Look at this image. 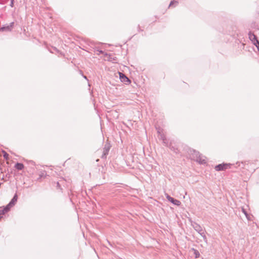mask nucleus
Here are the masks:
<instances>
[{
    "label": "nucleus",
    "mask_w": 259,
    "mask_h": 259,
    "mask_svg": "<svg viewBox=\"0 0 259 259\" xmlns=\"http://www.w3.org/2000/svg\"><path fill=\"white\" fill-rule=\"evenodd\" d=\"M190 156L192 159H193L194 160H195L201 164L206 163L205 157L201 155L199 152L194 150H190Z\"/></svg>",
    "instance_id": "1"
},
{
    "label": "nucleus",
    "mask_w": 259,
    "mask_h": 259,
    "mask_svg": "<svg viewBox=\"0 0 259 259\" xmlns=\"http://www.w3.org/2000/svg\"><path fill=\"white\" fill-rule=\"evenodd\" d=\"M192 225L194 230L197 231L204 239H206V236L204 234V231L202 228L199 224L196 223H193Z\"/></svg>",
    "instance_id": "2"
},
{
    "label": "nucleus",
    "mask_w": 259,
    "mask_h": 259,
    "mask_svg": "<svg viewBox=\"0 0 259 259\" xmlns=\"http://www.w3.org/2000/svg\"><path fill=\"white\" fill-rule=\"evenodd\" d=\"M230 163H222L220 164L215 166V169L217 171L225 170L228 168H230Z\"/></svg>",
    "instance_id": "3"
},
{
    "label": "nucleus",
    "mask_w": 259,
    "mask_h": 259,
    "mask_svg": "<svg viewBox=\"0 0 259 259\" xmlns=\"http://www.w3.org/2000/svg\"><path fill=\"white\" fill-rule=\"evenodd\" d=\"M110 145L109 144H105L103 148V154L101 157L102 159L106 158L107 155L108 154L109 150L110 149Z\"/></svg>",
    "instance_id": "4"
},
{
    "label": "nucleus",
    "mask_w": 259,
    "mask_h": 259,
    "mask_svg": "<svg viewBox=\"0 0 259 259\" xmlns=\"http://www.w3.org/2000/svg\"><path fill=\"white\" fill-rule=\"evenodd\" d=\"M165 196H166V199L169 201H170V202L173 203L174 204H175L176 205H177V206H179V205H181V202L179 200L171 197L170 196H169L167 194H165Z\"/></svg>",
    "instance_id": "5"
},
{
    "label": "nucleus",
    "mask_w": 259,
    "mask_h": 259,
    "mask_svg": "<svg viewBox=\"0 0 259 259\" xmlns=\"http://www.w3.org/2000/svg\"><path fill=\"white\" fill-rule=\"evenodd\" d=\"M14 25V22H11L9 25L7 26H4L0 28V31H10Z\"/></svg>",
    "instance_id": "6"
},
{
    "label": "nucleus",
    "mask_w": 259,
    "mask_h": 259,
    "mask_svg": "<svg viewBox=\"0 0 259 259\" xmlns=\"http://www.w3.org/2000/svg\"><path fill=\"white\" fill-rule=\"evenodd\" d=\"M120 79L121 81L128 84L131 82L130 80L124 74L119 72Z\"/></svg>",
    "instance_id": "7"
},
{
    "label": "nucleus",
    "mask_w": 259,
    "mask_h": 259,
    "mask_svg": "<svg viewBox=\"0 0 259 259\" xmlns=\"http://www.w3.org/2000/svg\"><path fill=\"white\" fill-rule=\"evenodd\" d=\"M157 132L159 134V139L162 141L163 144L167 145V140L165 136L163 134L161 133V131L160 129L158 130Z\"/></svg>",
    "instance_id": "8"
},
{
    "label": "nucleus",
    "mask_w": 259,
    "mask_h": 259,
    "mask_svg": "<svg viewBox=\"0 0 259 259\" xmlns=\"http://www.w3.org/2000/svg\"><path fill=\"white\" fill-rule=\"evenodd\" d=\"M11 208V207L8 204L3 209L0 210V219L3 217V215L5 214L10 210Z\"/></svg>",
    "instance_id": "9"
},
{
    "label": "nucleus",
    "mask_w": 259,
    "mask_h": 259,
    "mask_svg": "<svg viewBox=\"0 0 259 259\" xmlns=\"http://www.w3.org/2000/svg\"><path fill=\"white\" fill-rule=\"evenodd\" d=\"M17 199L18 196L17 194H15L13 196V198L11 199V201L9 203L8 205L11 207H13V206L15 205V203L17 201Z\"/></svg>",
    "instance_id": "10"
},
{
    "label": "nucleus",
    "mask_w": 259,
    "mask_h": 259,
    "mask_svg": "<svg viewBox=\"0 0 259 259\" xmlns=\"http://www.w3.org/2000/svg\"><path fill=\"white\" fill-rule=\"evenodd\" d=\"M248 37L249 39L252 42L253 44L254 43L255 44L256 40H258L256 36L251 32H249Z\"/></svg>",
    "instance_id": "11"
},
{
    "label": "nucleus",
    "mask_w": 259,
    "mask_h": 259,
    "mask_svg": "<svg viewBox=\"0 0 259 259\" xmlns=\"http://www.w3.org/2000/svg\"><path fill=\"white\" fill-rule=\"evenodd\" d=\"M15 167L18 170H22L24 168V165L21 163H17L15 165Z\"/></svg>",
    "instance_id": "12"
},
{
    "label": "nucleus",
    "mask_w": 259,
    "mask_h": 259,
    "mask_svg": "<svg viewBox=\"0 0 259 259\" xmlns=\"http://www.w3.org/2000/svg\"><path fill=\"white\" fill-rule=\"evenodd\" d=\"M192 250L194 251V254L195 255V258L199 257L200 256V253H199V251L195 249L194 248H193Z\"/></svg>",
    "instance_id": "13"
},
{
    "label": "nucleus",
    "mask_w": 259,
    "mask_h": 259,
    "mask_svg": "<svg viewBox=\"0 0 259 259\" xmlns=\"http://www.w3.org/2000/svg\"><path fill=\"white\" fill-rule=\"evenodd\" d=\"M2 152L4 155V157L6 159L8 160L9 158V154L4 150L2 151Z\"/></svg>",
    "instance_id": "14"
},
{
    "label": "nucleus",
    "mask_w": 259,
    "mask_h": 259,
    "mask_svg": "<svg viewBox=\"0 0 259 259\" xmlns=\"http://www.w3.org/2000/svg\"><path fill=\"white\" fill-rule=\"evenodd\" d=\"M242 212L244 213V214L245 215L246 217L247 218V219L248 220H249V215L247 213V211L245 210V209L243 208H242Z\"/></svg>",
    "instance_id": "15"
},
{
    "label": "nucleus",
    "mask_w": 259,
    "mask_h": 259,
    "mask_svg": "<svg viewBox=\"0 0 259 259\" xmlns=\"http://www.w3.org/2000/svg\"><path fill=\"white\" fill-rule=\"evenodd\" d=\"M254 45L257 48V50L259 51V41L256 40L255 44L254 43Z\"/></svg>",
    "instance_id": "16"
},
{
    "label": "nucleus",
    "mask_w": 259,
    "mask_h": 259,
    "mask_svg": "<svg viewBox=\"0 0 259 259\" xmlns=\"http://www.w3.org/2000/svg\"><path fill=\"white\" fill-rule=\"evenodd\" d=\"M14 0H11V3L10 6L13 8L14 7Z\"/></svg>",
    "instance_id": "17"
},
{
    "label": "nucleus",
    "mask_w": 259,
    "mask_h": 259,
    "mask_svg": "<svg viewBox=\"0 0 259 259\" xmlns=\"http://www.w3.org/2000/svg\"><path fill=\"white\" fill-rule=\"evenodd\" d=\"M174 3L177 4L178 2L177 1H171L169 5V7L171 6Z\"/></svg>",
    "instance_id": "18"
},
{
    "label": "nucleus",
    "mask_w": 259,
    "mask_h": 259,
    "mask_svg": "<svg viewBox=\"0 0 259 259\" xmlns=\"http://www.w3.org/2000/svg\"><path fill=\"white\" fill-rule=\"evenodd\" d=\"M54 50L58 53L59 52V51L56 48H54Z\"/></svg>",
    "instance_id": "19"
},
{
    "label": "nucleus",
    "mask_w": 259,
    "mask_h": 259,
    "mask_svg": "<svg viewBox=\"0 0 259 259\" xmlns=\"http://www.w3.org/2000/svg\"><path fill=\"white\" fill-rule=\"evenodd\" d=\"M99 53H100V54H103V53H104V52H103V51H99Z\"/></svg>",
    "instance_id": "20"
},
{
    "label": "nucleus",
    "mask_w": 259,
    "mask_h": 259,
    "mask_svg": "<svg viewBox=\"0 0 259 259\" xmlns=\"http://www.w3.org/2000/svg\"><path fill=\"white\" fill-rule=\"evenodd\" d=\"M236 164H237V165H238V166H239V165H240V163H239V162H237L236 163Z\"/></svg>",
    "instance_id": "21"
},
{
    "label": "nucleus",
    "mask_w": 259,
    "mask_h": 259,
    "mask_svg": "<svg viewBox=\"0 0 259 259\" xmlns=\"http://www.w3.org/2000/svg\"><path fill=\"white\" fill-rule=\"evenodd\" d=\"M57 187H60V184L58 182L57 183Z\"/></svg>",
    "instance_id": "22"
},
{
    "label": "nucleus",
    "mask_w": 259,
    "mask_h": 259,
    "mask_svg": "<svg viewBox=\"0 0 259 259\" xmlns=\"http://www.w3.org/2000/svg\"><path fill=\"white\" fill-rule=\"evenodd\" d=\"M43 175H44V172H43V173H42V174L40 175V177L43 176Z\"/></svg>",
    "instance_id": "23"
},
{
    "label": "nucleus",
    "mask_w": 259,
    "mask_h": 259,
    "mask_svg": "<svg viewBox=\"0 0 259 259\" xmlns=\"http://www.w3.org/2000/svg\"><path fill=\"white\" fill-rule=\"evenodd\" d=\"M84 78L87 79V77L85 76H83Z\"/></svg>",
    "instance_id": "24"
}]
</instances>
